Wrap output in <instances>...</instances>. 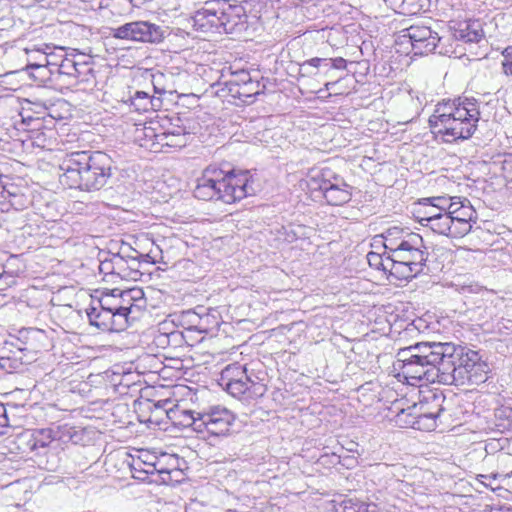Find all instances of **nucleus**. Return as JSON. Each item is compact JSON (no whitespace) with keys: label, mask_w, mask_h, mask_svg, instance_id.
<instances>
[{"label":"nucleus","mask_w":512,"mask_h":512,"mask_svg":"<svg viewBox=\"0 0 512 512\" xmlns=\"http://www.w3.org/2000/svg\"><path fill=\"white\" fill-rule=\"evenodd\" d=\"M480 109L475 99L458 97L439 101L428 118L435 139L454 144L470 139L478 128Z\"/></svg>","instance_id":"nucleus-1"},{"label":"nucleus","mask_w":512,"mask_h":512,"mask_svg":"<svg viewBox=\"0 0 512 512\" xmlns=\"http://www.w3.org/2000/svg\"><path fill=\"white\" fill-rule=\"evenodd\" d=\"M60 169L62 185L71 189L96 191L112 176V160L101 151H77L66 155Z\"/></svg>","instance_id":"nucleus-2"},{"label":"nucleus","mask_w":512,"mask_h":512,"mask_svg":"<svg viewBox=\"0 0 512 512\" xmlns=\"http://www.w3.org/2000/svg\"><path fill=\"white\" fill-rule=\"evenodd\" d=\"M384 237V248L391 252L392 259L386 264L395 266L394 271L403 277H415L427 261L423 239L418 233L403 228H389ZM393 269V267H390Z\"/></svg>","instance_id":"nucleus-3"},{"label":"nucleus","mask_w":512,"mask_h":512,"mask_svg":"<svg viewBox=\"0 0 512 512\" xmlns=\"http://www.w3.org/2000/svg\"><path fill=\"white\" fill-rule=\"evenodd\" d=\"M247 176L248 171L224 174L220 169L208 167L197 181L194 196L204 201L221 200L227 204L234 203L253 192Z\"/></svg>","instance_id":"nucleus-4"},{"label":"nucleus","mask_w":512,"mask_h":512,"mask_svg":"<svg viewBox=\"0 0 512 512\" xmlns=\"http://www.w3.org/2000/svg\"><path fill=\"white\" fill-rule=\"evenodd\" d=\"M440 383L456 386L480 385L488 380L489 367L478 352L454 344L449 361L443 365Z\"/></svg>","instance_id":"nucleus-5"},{"label":"nucleus","mask_w":512,"mask_h":512,"mask_svg":"<svg viewBox=\"0 0 512 512\" xmlns=\"http://www.w3.org/2000/svg\"><path fill=\"white\" fill-rule=\"evenodd\" d=\"M441 402L439 397L433 396L431 402L424 400L407 408H401L394 416L393 422L396 427L401 429L433 431L442 411Z\"/></svg>","instance_id":"nucleus-6"},{"label":"nucleus","mask_w":512,"mask_h":512,"mask_svg":"<svg viewBox=\"0 0 512 512\" xmlns=\"http://www.w3.org/2000/svg\"><path fill=\"white\" fill-rule=\"evenodd\" d=\"M448 199L444 236L450 239H461L471 232L477 223L478 215L467 198L449 196Z\"/></svg>","instance_id":"nucleus-7"},{"label":"nucleus","mask_w":512,"mask_h":512,"mask_svg":"<svg viewBox=\"0 0 512 512\" xmlns=\"http://www.w3.org/2000/svg\"><path fill=\"white\" fill-rule=\"evenodd\" d=\"M448 200L447 196H433L420 199L413 208L415 220L433 234L444 236Z\"/></svg>","instance_id":"nucleus-8"},{"label":"nucleus","mask_w":512,"mask_h":512,"mask_svg":"<svg viewBox=\"0 0 512 512\" xmlns=\"http://www.w3.org/2000/svg\"><path fill=\"white\" fill-rule=\"evenodd\" d=\"M453 346V343H418L415 347L402 349L398 355L411 352L412 349L418 350L417 354L411 355L425 366L435 371L437 382L440 383L441 377L443 376V365L446 361H449Z\"/></svg>","instance_id":"nucleus-9"},{"label":"nucleus","mask_w":512,"mask_h":512,"mask_svg":"<svg viewBox=\"0 0 512 512\" xmlns=\"http://www.w3.org/2000/svg\"><path fill=\"white\" fill-rule=\"evenodd\" d=\"M393 373L399 382L417 386L421 382L437 381L436 372L415 359L412 355L406 357L404 354L393 364Z\"/></svg>","instance_id":"nucleus-10"},{"label":"nucleus","mask_w":512,"mask_h":512,"mask_svg":"<svg viewBox=\"0 0 512 512\" xmlns=\"http://www.w3.org/2000/svg\"><path fill=\"white\" fill-rule=\"evenodd\" d=\"M110 35L116 39L143 43H160L164 38L162 28L148 21H133L111 28Z\"/></svg>","instance_id":"nucleus-11"},{"label":"nucleus","mask_w":512,"mask_h":512,"mask_svg":"<svg viewBox=\"0 0 512 512\" xmlns=\"http://www.w3.org/2000/svg\"><path fill=\"white\" fill-rule=\"evenodd\" d=\"M234 419L233 413L225 407L219 405L209 407L203 412H199L196 432L224 436L229 432Z\"/></svg>","instance_id":"nucleus-12"},{"label":"nucleus","mask_w":512,"mask_h":512,"mask_svg":"<svg viewBox=\"0 0 512 512\" xmlns=\"http://www.w3.org/2000/svg\"><path fill=\"white\" fill-rule=\"evenodd\" d=\"M441 38L438 33L424 25H412L401 31L400 44H409L414 55H426L435 50Z\"/></svg>","instance_id":"nucleus-13"},{"label":"nucleus","mask_w":512,"mask_h":512,"mask_svg":"<svg viewBox=\"0 0 512 512\" xmlns=\"http://www.w3.org/2000/svg\"><path fill=\"white\" fill-rule=\"evenodd\" d=\"M242 10V7L228 6L226 10L217 11L208 6L197 12L196 21L207 20L212 27L217 29L222 27L225 32L231 33L238 25L244 23L240 15Z\"/></svg>","instance_id":"nucleus-14"},{"label":"nucleus","mask_w":512,"mask_h":512,"mask_svg":"<svg viewBox=\"0 0 512 512\" xmlns=\"http://www.w3.org/2000/svg\"><path fill=\"white\" fill-rule=\"evenodd\" d=\"M87 316L91 325L105 332L123 331L128 325L127 318L121 313L110 312L99 307L89 308Z\"/></svg>","instance_id":"nucleus-15"},{"label":"nucleus","mask_w":512,"mask_h":512,"mask_svg":"<svg viewBox=\"0 0 512 512\" xmlns=\"http://www.w3.org/2000/svg\"><path fill=\"white\" fill-rule=\"evenodd\" d=\"M334 180H338V174L331 168L312 167L308 170L303 183L310 195H313L316 192L323 194Z\"/></svg>","instance_id":"nucleus-16"},{"label":"nucleus","mask_w":512,"mask_h":512,"mask_svg":"<svg viewBox=\"0 0 512 512\" xmlns=\"http://www.w3.org/2000/svg\"><path fill=\"white\" fill-rule=\"evenodd\" d=\"M347 68V60L342 57L335 58H320L313 57L301 64V69L306 71L307 73H312L311 69L318 70V74H323L325 76L329 75L331 70H346Z\"/></svg>","instance_id":"nucleus-17"},{"label":"nucleus","mask_w":512,"mask_h":512,"mask_svg":"<svg viewBox=\"0 0 512 512\" xmlns=\"http://www.w3.org/2000/svg\"><path fill=\"white\" fill-rule=\"evenodd\" d=\"M322 196L328 205L342 206L351 200L352 187L338 175V180H334Z\"/></svg>","instance_id":"nucleus-18"},{"label":"nucleus","mask_w":512,"mask_h":512,"mask_svg":"<svg viewBox=\"0 0 512 512\" xmlns=\"http://www.w3.org/2000/svg\"><path fill=\"white\" fill-rule=\"evenodd\" d=\"M40 57L45 63L29 64L28 69L45 70L47 67H50L49 71L51 74L57 73L60 76H66L68 78H70L71 75H73V71H75L76 61L72 57H63L60 63L51 61L48 55L40 54Z\"/></svg>","instance_id":"nucleus-19"},{"label":"nucleus","mask_w":512,"mask_h":512,"mask_svg":"<svg viewBox=\"0 0 512 512\" xmlns=\"http://www.w3.org/2000/svg\"><path fill=\"white\" fill-rule=\"evenodd\" d=\"M223 389L233 397L238 398L240 401L243 402V404L251 406L252 408L256 404L254 397L255 392L253 389V381L248 375L247 379H238L236 382L223 387Z\"/></svg>","instance_id":"nucleus-20"},{"label":"nucleus","mask_w":512,"mask_h":512,"mask_svg":"<svg viewBox=\"0 0 512 512\" xmlns=\"http://www.w3.org/2000/svg\"><path fill=\"white\" fill-rule=\"evenodd\" d=\"M454 31L455 37L465 42H478L484 36L481 22L475 19L459 21Z\"/></svg>","instance_id":"nucleus-21"},{"label":"nucleus","mask_w":512,"mask_h":512,"mask_svg":"<svg viewBox=\"0 0 512 512\" xmlns=\"http://www.w3.org/2000/svg\"><path fill=\"white\" fill-rule=\"evenodd\" d=\"M115 267H116V276L121 279H133L136 280L140 275L139 261L137 256L130 257V261L126 260L120 254H115Z\"/></svg>","instance_id":"nucleus-22"},{"label":"nucleus","mask_w":512,"mask_h":512,"mask_svg":"<svg viewBox=\"0 0 512 512\" xmlns=\"http://www.w3.org/2000/svg\"><path fill=\"white\" fill-rule=\"evenodd\" d=\"M167 417L173 421L175 425L182 427H192L196 431V423L199 419V412L184 409H170L166 411Z\"/></svg>","instance_id":"nucleus-23"},{"label":"nucleus","mask_w":512,"mask_h":512,"mask_svg":"<svg viewBox=\"0 0 512 512\" xmlns=\"http://www.w3.org/2000/svg\"><path fill=\"white\" fill-rule=\"evenodd\" d=\"M387 259H392V256H383L375 252H369L367 255L368 263L371 267H374L378 270H382L388 278L394 280H409L413 277H403L395 273L394 269H390V265L386 264ZM395 268V266H393Z\"/></svg>","instance_id":"nucleus-24"},{"label":"nucleus","mask_w":512,"mask_h":512,"mask_svg":"<svg viewBox=\"0 0 512 512\" xmlns=\"http://www.w3.org/2000/svg\"><path fill=\"white\" fill-rule=\"evenodd\" d=\"M238 379H247V368L239 364L226 366L220 373L218 384L222 388L236 382Z\"/></svg>","instance_id":"nucleus-25"},{"label":"nucleus","mask_w":512,"mask_h":512,"mask_svg":"<svg viewBox=\"0 0 512 512\" xmlns=\"http://www.w3.org/2000/svg\"><path fill=\"white\" fill-rule=\"evenodd\" d=\"M51 429L54 435V440L62 444H77L82 438L81 432L69 424L58 425Z\"/></svg>","instance_id":"nucleus-26"},{"label":"nucleus","mask_w":512,"mask_h":512,"mask_svg":"<svg viewBox=\"0 0 512 512\" xmlns=\"http://www.w3.org/2000/svg\"><path fill=\"white\" fill-rule=\"evenodd\" d=\"M144 464L147 466V469H145V472L148 474H154V472H157L159 479H155V482H160L162 484H171L173 482H178L179 480L173 478V474H180V470L177 469H168L164 468L160 462L158 463H146Z\"/></svg>","instance_id":"nucleus-27"},{"label":"nucleus","mask_w":512,"mask_h":512,"mask_svg":"<svg viewBox=\"0 0 512 512\" xmlns=\"http://www.w3.org/2000/svg\"><path fill=\"white\" fill-rule=\"evenodd\" d=\"M116 296L118 305L128 308V316L136 306L134 302L142 299L143 291L140 288H132L128 290L117 289Z\"/></svg>","instance_id":"nucleus-28"},{"label":"nucleus","mask_w":512,"mask_h":512,"mask_svg":"<svg viewBox=\"0 0 512 512\" xmlns=\"http://www.w3.org/2000/svg\"><path fill=\"white\" fill-rule=\"evenodd\" d=\"M24 206L22 196L12 193L9 190L0 187V211L9 212L11 208L20 210Z\"/></svg>","instance_id":"nucleus-29"},{"label":"nucleus","mask_w":512,"mask_h":512,"mask_svg":"<svg viewBox=\"0 0 512 512\" xmlns=\"http://www.w3.org/2000/svg\"><path fill=\"white\" fill-rule=\"evenodd\" d=\"M162 145L170 147H183L186 144V134L183 129L177 128L159 135Z\"/></svg>","instance_id":"nucleus-30"},{"label":"nucleus","mask_w":512,"mask_h":512,"mask_svg":"<svg viewBox=\"0 0 512 512\" xmlns=\"http://www.w3.org/2000/svg\"><path fill=\"white\" fill-rule=\"evenodd\" d=\"M117 289H113L110 295H105L99 300V308L106 309L110 312L121 313V315L127 318L128 308L118 305Z\"/></svg>","instance_id":"nucleus-31"},{"label":"nucleus","mask_w":512,"mask_h":512,"mask_svg":"<svg viewBox=\"0 0 512 512\" xmlns=\"http://www.w3.org/2000/svg\"><path fill=\"white\" fill-rule=\"evenodd\" d=\"M54 440L52 429H41L34 433L32 449L49 446Z\"/></svg>","instance_id":"nucleus-32"},{"label":"nucleus","mask_w":512,"mask_h":512,"mask_svg":"<svg viewBox=\"0 0 512 512\" xmlns=\"http://www.w3.org/2000/svg\"><path fill=\"white\" fill-rule=\"evenodd\" d=\"M133 105H135L138 109L148 110L153 108V100L149 96L148 93L144 91H136L133 97Z\"/></svg>","instance_id":"nucleus-33"},{"label":"nucleus","mask_w":512,"mask_h":512,"mask_svg":"<svg viewBox=\"0 0 512 512\" xmlns=\"http://www.w3.org/2000/svg\"><path fill=\"white\" fill-rule=\"evenodd\" d=\"M115 254L100 260L99 264V272L106 276H114L116 275V267H115Z\"/></svg>","instance_id":"nucleus-34"},{"label":"nucleus","mask_w":512,"mask_h":512,"mask_svg":"<svg viewBox=\"0 0 512 512\" xmlns=\"http://www.w3.org/2000/svg\"><path fill=\"white\" fill-rule=\"evenodd\" d=\"M92 69L87 63H75V71H73V75H71L70 79L73 80L72 84H76L84 81L83 75L90 73Z\"/></svg>","instance_id":"nucleus-35"},{"label":"nucleus","mask_w":512,"mask_h":512,"mask_svg":"<svg viewBox=\"0 0 512 512\" xmlns=\"http://www.w3.org/2000/svg\"><path fill=\"white\" fill-rule=\"evenodd\" d=\"M21 366V362L16 358L0 357V369L6 373H13Z\"/></svg>","instance_id":"nucleus-36"},{"label":"nucleus","mask_w":512,"mask_h":512,"mask_svg":"<svg viewBox=\"0 0 512 512\" xmlns=\"http://www.w3.org/2000/svg\"><path fill=\"white\" fill-rule=\"evenodd\" d=\"M402 7L404 10H401L400 15L403 16L416 15L421 11V5L419 4V0H404Z\"/></svg>","instance_id":"nucleus-37"},{"label":"nucleus","mask_w":512,"mask_h":512,"mask_svg":"<svg viewBox=\"0 0 512 512\" xmlns=\"http://www.w3.org/2000/svg\"><path fill=\"white\" fill-rule=\"evenodd\" d=\"M187 316L190 318V322L194 324V327L200 331H207V326L203 325V319L195 312H187Z\"/></svg>","instance_id":"nucleus-38"},{"label":"nucleus","mask_w":512,"mask_h":512,"mask_svg":"<svg viewBox=\"0 0 512 512\" xmlns=\"http://www.w3.org/2000/svg\"><path fill=\"white\" fill-rule=\"evenodd\" d=\"M369 504L362 501H349L348 505L346 504L345 509L353 510L355 512H367Z\"/></svg>","instance_id":"nucleus-39"},{"label":"nucleus","mask_w":512,"mask_h":512,"mask_svg":"<svg viewBox=\"0 0 512 512\" xmlns=\"http://www.w3.org/2000/svg\"><path fill=\"white\" fill-rule=\"evenodd\" d=\"M503 67L506 74L512 75V46L505 49Z\"/></svg>","instance_id":"nucleus-40"},{"label":"nucleus","mask_w":512,"mask_h":512,"mask_svg":"<svg viewBox=\"0 0 512 512\" xmlns=\"http://www.w3.org/2000/svg\"><path fill=\"white\" fill-rule=\"evenodd\" d=\"M384 2L388 8H390L397 14H400L401 10H404L402 7L404 0H384Z\"/></svg>","instance_id":"nucleus-41"},{"label":"nucleus","mask_w":512,"mask_h":512,"mask_svg":"<svg viewBox=\"0 0 512 512\" xmlns=\"http://www.w3.org/2000/svg\"><path fill=\"white\" fill-rule=\"evenodd\" d=\"M25 52L27 55H29L30 53H35L37 54V57H33L32 59H35L36 61L35 62H29L27 65L29 64H33V63H39V62H43L45 63L42 58L40 57V54H43V55H47L46 53L40 51L39 49H36V50H29L28 48L25 49ZM26 70H29L28 69V66H26Z\"/></svg>","instance_id":"nucleus-42"},{"label":"nucleus","mask_w":512,"mask_h":512,"mask_svg":"<svg viewBox=\"0 0 512 512\" xmlns=\"http://www.w3.org/2000/svg\"><path fill=\"white\" fill-rule=\"evenodd\" d=\"M8 425V418L6 415V409L3 404L0 403V427H6Z\"/></svg>","instance_id":"nucleus-43"},{"label":"nucleus","mask_w":512,"mask_h":512,"mask_svg":"<svg viewBox=\"0 0 512 512\" xmlns=\"http://www.w3.org/2000/svg\"><path fill=\"white\" fill-rule=\"evenodd\" d=\"M0 281H3L5 285H9L13 282V277L7 272L0 273Z\"/></svg>","instance_id":"nucleus-44"},{"label":"nucleus","mask_w":512,"mask_h":512,"mask_svg":"<svg viewBox=\"0 0 512 512\" xmlns=\"http://www.w3.org/2000/svg\"><path fill=\"white\" fill-rule=\"evenodd\" d=\"M153 79H154V81H153V85H154V90H155V92H157V93H159V94L165 93V92H166V91H165V89H163V88H159V87L155 84V79H156V77H155V76H153Z\"/></svg>","instance_id":"nucleus-45"},{"label":"nucleus","mask_w":512,"mask_h":512,"mask_svg":"<svg viewBox=\"0 0 512 512\" xmlns=\"http://www.w3.org/2000/svg\"><path fill=\"white\" fill-rule=\"evenodd\" d=\"M238 94L241 96V95H244L246 98H252L254 96V94H247L245 91L241 92V91H238Z\"/></svg>","instance_id":"nucleus-46"},{"label":"nucleus","mask_w":512,"mask_h":512,"mask_svg":"<svg viewBox=\"0 0 512 512\" xmlns=\"http://www.w3.org/2000/svg\"><path fill=\"white\" fill-rule=\"evenodd\" d=\"M333 85H335V82H326L324 84L326 90H329Z\"/></svg>","instance_id":"nucleus-47"},{"label":"nucleus","mask_w":512,"mask_h":512,"mask_svg":"<svg viewBox=\"0 0 512 512\" xmlns=\"http://www.w3.org/2000/svg\"><path fill=\"white\" fill-rule=\"evenodd\" d=\"M171 336H172V337H177V336H178V334H177V333H171Z\"/></svg>","instance_id":"nucleus-48"},{"label":"nucleus","mask_w":512,"mask_h":512,"mask_svg":"<svg viewBox=\"0 0 512 512\" xmlns=\"http://www.w3.org/2000/svg\"><path fill=\"white\" fill-rule=\"evenodd\" d=\"M505 512H512V511H509V510H508V511H505Z\"/></svg>","instance_id":"nucleus-49"}]
</instances>
